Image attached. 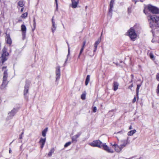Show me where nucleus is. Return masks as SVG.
<instances>
[{"label": "nucleus", "instance_id": "obj_1", "mask_svg": "<svg viewBox=\"0 0 159 159\" xmlns=\"http://www.w3.org/2000/svg\"><path fill=\"white\" fill-rule=\"evenodd\" d=\"M130 142L129 138L128 137L126 139H123L119 142V145L115 143L113 144L111 143L110 144L116 152H120L127 144L130 143Z\"/></svg>", "mask_w": 159, "mask_h": 159}, {"label": "nucleus", "instance_id": "obj_2", "mask_svg": "<svg viewBox=\"0 0 159 159\" xmlns=\"http://www.w3.org/2000/svg\"><path fill=\"white\" fill-rule=\"evenodd\" d=\"M150 27L151 28L154 27H159V16L156 15H149L148 17Z\"/></svg>", "mask_w": 159, "mask_h": 159}, {"label": "nucleus", "instance_id": "obj_3", "mask_svg": "<svg viewBox=\"0 0 159 159\" xmlns=\"http://www.w3.org/2000/svg\"><path fill=\"white\" fill-rule=\"evenodd\" d=\"M7 77L8 74L7 70H6L4 72L2 83L0 87V88L2 89H3L5 88L8 84V81L7 80Z\"/></svg>", "mask_w": 159, "mask_h": 159}, {"label": "nucleus", "instance_id": "obj_4", "mask_svg": "<svg viewBox=\"0 0 159 159\" xmlns=\"http://www.w3.org/2000/svg\"><path fill=\"white\" fill-rule=\"evenodd\" d=\"M8 53L7 52V49L4 47L2 50V53L1 57L0 58V63H2V64L7 60V57L8 55Z\"/></svg>", "mask_w": 159, "mask_h": 159}, {"label": "nucleus", "instance_id": "obj_5", "mask_svg": "<svg viewBox=\"0 0 159 159\" xmlns=\"http://www.w3.org/2000/svg\"><path fill=\"white\" fill-rule=\"evenodd\" d=\"M30 82L29 81H26V84L24 87V95L25 99H28V90L30 84Z\"/></svg>", "mask_w": 159, "mask_h": 159}, {"label": "nucleus", "instance_id": "obj_6", "mask_svg": "<svg viewBox=\"0 0 159 159\" xmlns=\"http://www.w3.org/2000/svg\"><path fill=\"white\" fill-rule=\"evenodd\" d=\"M128 35L131 39L134 41V39L137 36L136 34L134 29L132 28L128 30Z\"/></svg>", "mask_w": 159, "mask_h": 159}, {"label": "nucleus", "instance_id": "obj_7", "mask_svg": "<svg viewBox=\"0 0 159 159\" xmlns=\"http://www.w3.org/2000/svg\"><path fill=\"white\" fill-rule=\"evenodd\" d=\"M103 144L101 141L99 140L93 141L89 144L93 147H98V148H102V144Z\"/></svg>", "mask_w": 159, "mask_h": 159}, {"label": "nucleus", "instance_id": "obj_8", "mask_svg": "<svg viewBox=\"0 0 159 159\" xmlns=\"http://www.w3.org/2000/svg\"><path fill=\"white\" fill-rule=\"evenodd\" d=\"M147 7L148 9L152 13L157 14L159 13V10L157 8L151 5H149Z\"/></svg>", "mask_w": 159, "mask_h": 159}, {"label": "nucleus", "instance_id": "obj_9", "mask_svg": "<svg viewBox=\"0 0 159 159\" xmlns=\"http://www.w3.org/2000/svg\"><path fill=\"white\" fill-rule=\"evenodd\" d=\"M102 147L103 149L106 151L107 152L110 153H113L114 151L113 149L109 148L106 143H103L102 144Z\"/></svg>", "mask_w": 159, "mask_h": 159}, {"label": "nucleus", "instance_id": "obj_10", "mask_svg": "<svg viewBox=\"0 0 159 159\" xmlns=\"http://www.w3.org/2000/svg\"><path fill=\"white\" fill-rule=\"evenodd\" d=\"M56 80H57L59 79L61 75L60 67L59 66H57L56 68Z\"/></svg>", "mask_w": 159, "mask_h": 159}, {"label": "nucleus", "instance_id": "obj_11", "mask_svg": "<svg viewBox=\"0 0 159 159\" xmlns=\"http://www.w3.org/2000/svg\"><path fill=\"white\" fill-rule=\"evenodd\" d=\"M115 0H111L110 4V9L108 12V15L111 16L112 14V8Z\"/></svg>", "mask_w": 159, "mask_h": 159}, {"label": "nucleus", "instance_id": "obj_12", "mask_svg": "<svg viewBox=\"0 0 159 159\" xmlns=\"http://www.w3.org/2000/svg\"><path fill=\"white\" fill-rule=\"evenodd\" d=\"M81 134L82 132H80L78 133L76 135L73 136L71 138L72 142H75V143H76L77 140V138L80 137V136L81 135Z\"/></svg>", "mask_w": 159, "mask_h": 159}, {"label": "nucleus", "instance_id": "obj_13", "mask_svg": "<svg viewBox=\"0 0 159 159\" xmlns=\"http://www.w3.org/2000/svg\"><path fill=\"white\" fill-rule=\"evenodd\" d=\"M18 111L17 108H13V109L8 113L9 116L11 117H13Z\"/></svg>", "mask_w": 159, "mask_h": 159}, {"label": "nucleus", "instance_id": "obj_14", "mask_svg": "<svg viewBox=\"0 0 159 159\" xmlns=\"http://www.w3.org/2000/svg\"><path fill=\"white\" fill-rule=\"evenodd\" d=\"M46 138L45 137L44 138H41L39 140V143L41 144V148L42 149L44 145L46 142Z\"/></svg>", "mask_w": 159, "mask_h": 159}, {"label": "nucleus", "instance_id": "obj_15", "mask_svg": "<svg viewBox=\"0 0 159 159\" xmlns=\"http://www.w3.org/2000/svg\"><path fill=\"white\" fill-rule=\"evenodd\" d=\"M79 0H71L72 7L73 8H76L79 3Z\"/></svg>", "mask_w": 159, "mask_h": 159}, {"label": "nucleus", "instance_id": "obj_16", "mask_svg": "<svg viewBox=\"0 0 159 159\" xmlns=\"http://www.w3.org/2000/svg\"><path fill=\"white\" fill-rule=\"evenodd\" d=\"M21 30L22 31V34L23 37H25V35L26 28L25 26L24 25H22L21 26Z\"/></svg>", "mask_w": 159, "mask_h": 159}, {"label": "nucleus", "instance_id": "obj_17", "mask_svg": "<svg viewBox=\"0 0 159 159\" xmlns=\"http://www.w3.org/2000/svg\"><path fill=\"white\" fill-rule=\"evenodd\" d=\"M113 88L114 91H116L118 89L119 86L118 83L116 82H114L113 84Z\"/></svg>", "mask_w": 159, "mask_h": 159}, {"label": "nucleus", "instance_id": "obj_18", "mask_svg": "<svg viewBox=\"0 0 159 159\" xmlns=\"http://www.w3.org/2000/svg\"><path fill=\"white\" fill-rule=\"evenodd\" d=\"M57 28L56 25H55V23H54V22L53 23V24L52 25V33H53L54 31L56 30Z\"/></svg>", "mask_w": 159, "mask_h": 159}, {"label": "nucleus", "instance_id": "obj_19", "mask_svg": "<svg viewBox=\"0 0 159 159\" xmlns=\"http://www.w3.org/2000/svg\"><path fill=\"white\" fill-rule=\"evenodd\" d=\"M6 40L8 44H11V40L9 36H7L6 38Z\"/></svg>", "mask_w": 159, "mask_h": 159}, {"label": "nucleus", "instance_id": "obj_20", "mask_svg": "<svg viewBox=\"0 0 159 159\" xmlns=\"http://www.w3.org/2000/svg\"><path fill=\"white\" fill-rule=\"evenodd\" d=\"M48 130V128L47 127L45 129H44L42 132V135L44 137H45L46 136V133Z\"/></svg>", "mask_w": 159, "mask_h": 159}, {"label": "nucleus", "instance_id": "obj_21", "mask_svg": "<svg viewBox=\"0 0 159 159\" xmlns=\"http://www.w3.org/2000/svg\"><path fill=\"white\" fill-rule=\"evenodd\" d=\"M90 77V76L89 75H87V76L85 82V84L86 86H87L88 84L89 81Z\"/></svg>", "mask_w": 159, "mask_h": 159}, {"label": "nucleus", "instance_id": "obj_22", "mask_svg": "<svg viewBox=\"0 0 159 159\" xmlns=\"http://www.w3.org/2000/svg\"><path fill=\"white\" fill-rule=\"evenodd\" d=\"M136 132L135 129H134L132 130H131L128 133V135L129 136L132 135L134 134Z\"/></svg>", "mask_w": 159, "mask_h": 159}, {"label": "nucleus", "instance_id": "obj_23", "mask_svg": "<svg viewBox=\"0 0 159 159\" xmlns=\"http://www.w3.org/2000/svg\"><path fill=\"white\" fill-rule=\"evenodd\" d=\"M54 148H52L50 150L48 154V156L49 157H51L52 154L54 152Z\"/></svg>", "mask_w": 159, "mask_h": 159}, {"label": "nucleus", "instance_id": "obj_24", "mask_svg": "<svg viewBox=\"0 0 159 159\" xmlns=\"http://www.w3.org/2000/svg\"><path fill=\"white\" fill-rule=\"evenodd\" d=\"M66 43H67V44L68 45V55L67 56V58H66V61H65V64H66V61H67L68 60V56L69 55L70 53V47H69V44H68V43L67 42H66Z\"/></svg>", "mask_w": 159, "mask_h": 159}, {"label": "nucleus", "instance_id": "obj_25", "mask_svg": "<svg viewBox=\"0 0 159 159\" xmlns=\"http://www.w3.org/2000/svg\"><path fill=\"white\" fill-rule=\"evenodd\" d=\"M140 86H141V85H140V84L137 85V87L136 91V93L137 97L138 98V94H139V88H140Z\"/></svg>", "mask_w": 159, "mask_h": 159}, {"label": "nucleus", "instance_id": "obj_26", "mask_svg": "<svg viewBox=\"0 0 159 159\" xmlns=\"http://www.w3.org/2000/svg\"><path fill=\"white\" fill-rule=\"evenodd\" d=\"M18 5L20 7H22L24 6L23 2L22 1H20L19 2Z\"/></svg>", "mask_w": 159, "mask_h": 159}, {"label": "nucleus", "instance_id": "obj_27", "mask_svg": "<svg viewBox=\"0 0 159 159\" xmlns=\"http://www.w3.org/2000/svg\"><path fill=\"white\" fill-rule=\"evenodd\" d=\"M28 13L27 12L25 13H24L23 14L21 17L23 18H25L27 16Z\"/></svg>", "mask_w": 159, "mask_h": 159}, {"label": "nucleus", "instance_id": "obj_28", "mask_svg": "<svg viewBox=\"0 0 159 159\" xmlns=\"http://www.w3.org/2000/svg\"><path fill=\"white\" fill-rule=\"evenodd\" d=\"M125 132V131L124 130H121V131H119L117 133H115L114 134H123Z\"/></svg>", "mask_w": 159, "mask_h": 159}, {"label": "nucleus", "instance_id": "obj_29", "mask_svg": "<svg viewBox=\"0 0 159 159\" xmlns=\"http://www.w3.org/2000/svg\"><path fill=\"white\" fill-rule=\"evenodd\" d=\"M101 38H100V39H99L95 43V45H98V44L100 43V42H101Z\"/></svg>", "mask_w": 159, "mask_h": 159}, {"label": "nucleus", "instance_id": "obj_30", "mask_svg": "<svg viewBox=\"0 0 159 159\" xmlns=\"http://www.w3.org/2000/svg\"><path fill=\"white\" fill-rule=\"evenodd\" d=\"M71 142H70L66 143L64 145V147L65 148L67 147L68 146H69L71 144Z\"/></svg>", "mask_w": 159, "mask_h": 159}, {"label": "nucleus", "instance_id": "obj_31", "mask_svg": "<svg viewBox=\"0 0 159 159\" xmlns=\"http://www.w3.org/2000/svg\"><path fill=\"white\" fill-rule=\"evenodd\" d=\"M81 98L83 100H84L85 99V95L84 94H82L81 96Z\"/></svg>", "mask_w": 159, "mask_h": 159}, {"label": "nucleus", "instance_id": "obj_32", "mask_svg": "<svg viewBox=\"0 0 159 159\" xmlns=\"http://www.w3.org/2000/svg\"><path fill=\"white\" fill-rule=\"evenodd\" d=\"M157 93L158 94H159V84H158L157 86Z\"/></svg>", "mask_w": 159, "mask_h": 159}, {"label": "nucleus", "instance_id": "obj_33", "mask_svg": "<svg viewBox=\"0 0 159 159\" xmlns=\"http://www.w3.org/2000/svg\"><path fill=\"white\" fill-rule=\"evenodd\" d=\"M150 58L151 59H153L154 57V56L153 55L152 53H150Z\"/></svg>", "mask_w": 159, "mask_h": 159}, {"label": "nucleus", "instance_id": "obj_34", "mask_svg": "<svg viewBox=\"0 0 159 159\" xmlns=\"http://www.w3.org/2000/svg\"><path fill=\"white\" fill-rule=\"evenodd\" d=\"M86 42L85 41H84L83 42V45H82V48H84L85 46V44H86Z\"/></svg>", "mask_w": 159, "mask_h": 159}, {"label": "nucleus", "instance_id": "obj_35", "mask_svg": "<svg viewBox=\"0 0 159 159\" xmlns=\"http://www.w3.org/2000/svg\"><path fill=\"white\" fill-rule=\"evenodd\" d=\"M156 78L157 80L159 81V73H158L157 75Z\"/></svg>", "mask_w": 159, "mask_h": 159}, {"label": "nucleus", "instance_id": "obj_36", "mask_svg": "<svg viewBox=\"0 0 159 159\" xmlns=\"http://www.w3.org/2000/svg\"><path fill=\"white\" fill-rule=\"evenodd\" d=\"M23 134H24V132H22V133L20 135V137H19L20 139H22V136L23 135Z\"/></svg>", "mask_w": 159, "mask_h": 159}, {"label": "nucleus", "instance_id": "obj_37", "mask_svg": "<svg viewBox=\"0 0 159 159\" xmlns=\"http://www.w3.org/2000/svg\"><path fill=\"white\" fill-rule=\"evenodd\" d=\"M136 101V97L135 96L132 102L133 103H134Z\"/></svg>", "mask_w": 159, "mask_h": 159}, {"label": "nucleus", "instance_id": "obj_38", "mask_svg": "<svg viewBox=\"0 0 159 159\" xmlns=\"http://www.w3.org/2000/svg\"><path fill=\"white\" fill-rule=\"evenodd\" d=\"M97 108L96 107H94L93 108V111L94 112H95L96 111Z\"/></svg>", "mask_w": 159, "mask_h": 159}, {"label": "nucleus", "instance_id": "obj_39", "mask_svg": "<svg viewBox=\"0 0 159 159\" xmlns=\"http://www.w3.org/2000/svg\"><path fill=\"white\" fill-rule=\"evenodd\" d=\"M133 86V84H132L128 88L130 89L131 90H132L131 88Z\"/></svg>", "mask_w": 159, "mask_h": 159}, {"label": "nucleus", "instance_id": "obj_40", "mask_svg": "<svg viewBox=\"0 0 159 159\" xmlns=\"http://www.w3.org/2000/svg\"><path fill=\"white\" fill-rule=\"evenodd\" d=\"M55 0V2H56V4L57 9V7H58V4H57V0Z\"/></svg>", "mask_w": 159, "mask_h": 159}, {"label": "nucleus", "instance_id": "obj_41", "mask_svg": "<svg viewBox=\"0 0 159 159\" xmlns=\"http://www.w3.org/2000/svg\"><path fill=\"white\" fill-rule=\"evenodd\" d=\"M52 24H53V22H54V23H55V21H54V19H53V17H52Z\"/></svg>", "mask_w": 159, "mask_h": 159}, {"label": "nucleus", "instance_id": "obj_42", "mask_svg": "<svg viewBox=\"0 0 159 159\" xmlns=\"http://www.w3.org/2000/svg\"><path fill=\"white\" fill-rule=\"evenodd\" d=\"M82 52H82V51H80V53H79V56L78 57V58H79L80 57V55L81 54V53H82Z\"/></svg>", "mask_w": 159, "mask_h": 159}, {"label": "nucleus", "instance_id": "obj_43", "mask_svg": "<svg viewBox=\"0 0 159 159\" xmlns=\"http://www.w3.org/2000/svg\"><path fill=\"white\" fill-rule=\"evenodd\" d=\"M33 22L34 23V25H35V18H34Z\"/></svg>", "mask_w": 159, "mask_h": 159}, {"label": "nucleus", "instance_id": "obj_44", "mask_svg": "<svg viewBox=\"0 0 159 159\" xmlns=\"http://www.w3.org/2000/svg\"><path fill=\"white\" fill-rule=\"evenodd\" d=\"M98 45H95L94 44V48H97V47H98Z\"/></svg>", "mask_w": 159, "mask_h": 159}, {"label": "nucleus", "instance_id": "obj_45", "mask_svg": "<svg viewBox=\"0 0 159 159\" xmlns=\"http://www.w3.org/2000/svg\"><path fill=\"white\" fill-rule=\"evenodd\" d=\"M6 66L3 67L2 68V70H4V69H6Z\"/></svg>", "mask_w": 159, "mask_h": 159}, {"label": "nucleus", "instance_id": "obj_46", "mask_svg": "<svg viewBox=\"0 0 159 159\" xmlns=\"http://www.w3.org/2000/svg\"><path fill=\"white\" fill-rule=\"evenodd\" d=\"M84 48H82V47L81 49V50L80 51H82V52H83V50H84Z\"/></svg>", "mask_w": 159, "mask_h": 159}, {"label": "nucleus", "instance_id": "obj_47", "mask_svg": "<svg viewBox=\"0 0 159 159\" xmlns=\"http://www.w3.org/2000/svg\"><path fill=\"white\" fill-rule=\"evenodd\" d=\"M23 10H24V8H21V10H20V11L22 12L23 11Z\"/></svg>", "mask_w": 159, "mask_h": 159}, {"label": "nucleus", "instance_id": "obj_48", "mask_svg": "<svg viewBox=\"0 0 159 159\" xmlns=\"http://www.w3.org/2000/svg\"><path fill=\"white\" fill-rule=\"evenodd\" d=\"M9 152L10 153H11V148H10Z\"/></svg>", "mask_w": 159, "mask_h": 159}, {"label": "nucleus", "instance_id": "obj_49", "mask_svg": "<svg viewBox=\"0 0 159 159\" xmlns=\"http://www.w3.org/2000/svg\"><path fill=\"white\" fill-rule=\"evenodd\" d=\"M97 50V48H94V49L93 50V52H96Z\"/></svg>", "mask_w": 159, "mask_h": 159}, {"label": "nucleus", "instance_id": "obj_50", "mask_svg": "<svg viewBox=\"0 0 159 159\" xmlns=\"http://www.w3.org/2000/svg\"><path fill=\"white\" fill-rule=\"evenodd\" d=\"M132 129V126H130L129 127V129Z\"/></svg>", "mask_w": 159, "mask_h": 159}, {"label": "nucleus", "instance_id": "obj_51", "mask_svg": "<svg viewBox=\"0 0 159 159\" xmlns=\"http://www.w3.org/2000/svg\"><path fill=\"white\" fill-rule=\"evenodd\" d=\"M87 7H88L87 6H86L85 7V9H87Z\"/></svg>", "mask_w": 159, "mask_h": 159}, {"label": "nucleus", "instance_id": "obj_52", "mask_svg": "<svg viewBox=\"0 0 159 159\" xmlns=\"http://www.w3.org/2000/svg\"><path fill=\"white\" fill-rule=\"evenodd\" d=\"M152 43H154V41H153V39L152 40Z\"/></svg>", "mask_w": 159, "mask_h": 159}, {"label": "nucleus", "instance_id": "obj_53", "mask_svg": "<svg viewBox=\"0 0 159 159\" xmlns=\"http://www.w3.org/2000/svg\"><path fill=\"white\" fill-rule=\"evenodd\" d=\"M144 11V13L145 14H146V12H145V10H144V11Z\"/></svg>", "mask_w": 159, "mask_h": 159}, {"label": "nucleus", "instance_id": "obj_54", "mask_svg": "<svg viewBox=\"0 0 159 159\" xmlns=\"http://www.w3.org/2000/svg\"><path fill=\"white\" fill-rule=\"evenodd\" d=\"M140 1L141 2H143V0H140Z\"/></svg>", "mask_w": 159, "mask_h": 159}, {"label": "nucleus", "instance_id": "obj_55", "mask_svg": "<svg viewBox=\"0 0 159 159\" xmlns=\"http://www.w3.org/2000/svg\"><path fill=\"white\" fill-rule=\"evenodd\" d=\"M117 138V140L119 141V139L118 138Z\"/></svg>", "mask_w": 159, "mask_h": 159}, {"label": "nucleus", "instance_id": "obj_56", "mask_svg": "<svg viewBox=\"0 0 159 159\" xmlns=\"http://www.w3.org/2000/svg\"><path fill=\"white\" fill-rule=\"evenodd\" d=\"M93 55H94V54H93V55H91V57H93Z\"/></svg>", "mask_w": 159, "mask_h": 159}, {"label": "nucleus", "instance_id": "obj_57", "mask_svg": "<svg viewBox=\"0 0 159 159\" xmlns=\"http://www.w3.org/2000/svg\"><path fill=\"white\" fill-rule=\"evenodd\" d=\"M116 65L117 66V65H118V64H117V63H116Z\"/></svg>", "mask_w": 159, "mask_h": 159}, {"label": "nucleus", "instance_id": "obj_58", "mask_svg": "<svg viewBox=\"0 0 159 159\" xmlns=\"http://www.w3.org/2000/svg\"><path fill=\"white\" fill-rule=\"evenodd\" d=\"M131 76H132V77H133V75H131Z\"/></svg>", "mask_w": 159, "mask_h": 159}, {"label": "nucleus", "instance_id": "obj_59", "mask_svg": "<svg viewBox=\"0 0 159 159\" xmlns=\"http://www.w3.org/2000/svg\"><path fill=\"white\" fill-rule=\"evenodd\" d=\"M132 80H131V82H132Z\"/></svg>", "mask_w": 159, "mask_h": 159}, {"label": "nucleus", "instance_id": "obj_60", "mask_svg": "<svg viewBox=\"0 0 159 159\" xmlns=\"http://www.w3.org/2000/svg\"><path fill=\"white\" fill-rule=\"evenodd\" d=\"M22 142V140H21V141H20V142Z\"/></svg>", "mask_w": 159, "mask_h": 159}, {"label": "nucleus", "instance_id": "obj_61", "mask_svg": "<svg viewBox=\"0 0 159 159\" xmlns=\"http://www.w3.org/2000/svg\"><path fill=\"white\" fill-rule=\"evenodd\" d=\"M19 21H20V20H19Z\"/></svg>", "mask_w": 159, "mask_h": 159}]
</instances>
